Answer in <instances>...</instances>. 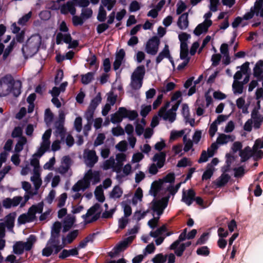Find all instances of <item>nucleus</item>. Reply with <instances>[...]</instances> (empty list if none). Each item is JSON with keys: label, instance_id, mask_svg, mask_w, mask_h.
Returning <instances> with one entry per match:
<instances>
[{"label": "nucleus", "instance_id": "nucleus-49", "mask_svg": "<svg viewBox=\"0 0 263 263\" xmlns=\"http://www.w3.org/2000/svg\"><path fill=\"white\" fill-rule=\"evenodd\" d=\"M31 12H29L27 14H26L18 20L17 24L20 25H25L31 18Z\"/></svg>", "mask_w": 263, "mask_h": 263}, {"label": "nucleus", "instance_id": "nucleus-43", "mask_svg": "<svg viewBox=\"0 0 263 263\" xmlns=\"http://www.w3.org/2000/svg\"><path fill=\"white\" fill-rule=\"evenodd\" d=\"M124 118H127L130 121L134 120L136 119L138 116V114L136 110H128L126 108Z\"/></svg>", "mask_w": 263, "mask_h": 263}, {"label": "nucleus", "instance_id": "nucleus-48", "mask_svg": "<svg viewBox=\"0 0 263 263\" xmlns=\"http://www.w3.org/2000/svg\"><path fill=\"white\" fill-rule=\"evenodd\" d=\"M58 124V125L56 126V132L60 135L61 137V139H63L65 136L66 130L63 124H61V123H59Z\"/></svg>", "mask_w": 263, "mask_h": 263}, {"label": "nucleus", "instance_id": "nucleus-4", "mask_svg": "<svg viewBox=\"0 0 263 263\" xmlns=\"http://www.w3.org/2000/svg\"><path fill=\"white\" fill-rule=\"evenodd\" d=\"M13 81V78L11 74H6L0 79V97H4L10 93L8 84Z\"/></svg>", "mask_w": 263, "mask_h": 263}, {"label": "nucleus", "instance_id": "nucleus-60", "mask_svg": "<svg viewBox=\"0 0 263 263\" xmlns=\"http://www.w3.org/2000/svg\"><path fill=\"white\" fill-rule=\"evenodd\" d=\"M218 148V146L216 143H212L211 145L208 148L207 151V153H209V156L212 157Z\"/></svg>", "mask_w": 263, "mask_h": 263}, {"label": "nucleus", "instance_id": "nucleus-29", "mask_svg": "<svg viewBox=\"0 0 263 263\" xmlns=\"http://www.w3.org/2000/svg\"><path fill=\"white\" fill-rule=\"evenodd\" d=\"M96 199L100 202H103L105 199L103 190L101 185L98 186L95 191Z\"/></svg>", "mask_w": 263, "mask_h": 263}, {"label": "nucleus", "instance_id": "nucleus-38", "mask_svg": "<svg viewBox=\"0 0 263 263\" xmlns=\"http://www.w3.org/2000/svg\"><path fill=\"white\" fill-rule=\"evenodd\" d=\"M107 13L103 6L101 5L99 8V12L97 17L100 22H104L106 18Z\"/></svg>", "mask_w": 263, "mask_h": 263}, {"label": "nucleus", "instance_id": "nucleus-32", "mask_svg": "<svg viewBox=\"0 0 263 263\" xmlns=\"http://www.w3.org/2000/svg\"><path fill=\"white\" fill-rule=\"evenodd\" d=\"M167 230V227L165 224H163L160 228H158L155 231H151L149 233V235L154 238H157L159 235H162L163 233L166 232Z\"/></svg>", "mask_w": 263, "mask_h": 263}, {"label": "nucleus", "instance_id": "nucleus-19", "mask_svg": "<svg viewBox=\"0 0 263 263\" xmlns=\"http://www.w3.org/2000/svg\"><path fill=\"white\" fill-rule=\"evenodd\" d=\"M177 25L180 29H185L189 26L188 13H184L178 18Z\"/></svg>", "mask_w": 263, "mask_h": 263}, {"label": "nucleus", "instance_id": "nucleus-56", "mask_svg": "<svg viewBox=\"0 0 263 263\" xmlns=\"http://www.w3.org/2000/svg\"><path fill=\"white\" fill-rule=\"evenodd\" d=\"M221 59V55L218 54H214L212 56L211 61L212 62V65L214 67L217 66L219 64Z\"/></svg>", "mask_w": 263, "mask_h": 263}, {"label": "nucleus", "instance_id": "nucleus-13", "mask_svg": "<svg viewBox=\"0 0 263 263\" xmlns=\"http://www.w3.org/2000/svg\"><path fill=\"white\" fill-rule=\"evenodd\" d=\"M253 74L259 82L263 80V61L262 60H259L255 65Z\"/></svg>", "mask_w": 263, "mask_h": 263}, {"label": "nucleus", "instance_id": "nucleus-57", "mask_svg": "<svg viewBox=\"0 0 263 263\" xmlns=\"http://www.w3.org/2000/svg\"><path fill=\"white\" fill-rule=\"evenodd\" d=\"M175 179V176L174 173H170L163 178V182L172 183L174 182Z\"/></svg>", "mask_w": 263, "mask_h": 263}, {"label": "nucleus", "instance_id": "nucleus-37", "mask_svg": "<svg viewBox=\"0 0 263 263\" xmlns=\"http://www.w3.org/2000/svg\"><path fill=\"white\" fill-rule=\"evenodd\" d=\"M74 222V218H68L64 220L63 232L65 233L68 231L72 227Z\"/></svg>", "mask_w": 263, "mask_h": 263}, {"label": "nucleus", "instance_id": "nucleus-52", "mask_svg": "<svg viewBox=\"0 0 263 263\" xmlns=\"http://www.w3.org/2000/svg\"><path fill=\"white\" fill-rule=\"evenodd\" d=\"M86 61L89 62V65L90 66L95 65L96 70L98 69L99 67V63H97V59L95 54L91 55L90 57L88 58Z\"/></svg>", "mask_w": 263, "mask_h": 263}, {"label": "nucleus", "instance_id": "nucleus-50", "mask_svg": "<svg viewBox=\"0 0 263 263\" xmlns=\"http://www.w3.org/2000/svg\"><path fill=\"white\" fill-rule=\"evenodd\" d=\"M182 114L185 119V121H188L190 116V113L189 107L187 104H183L182 107Z\"/></svg>", "mask_w": 263, "mask_h": 263}, {"label": "nucleus", "instance_id": "nucleus-59", "mask_svg": "<svg viewBox=\"0 0 263 263\" xmlns=\"http://www.w3.org/2000/svg\"><path fill=\"white\" fill-rule=\"evenodd\" d=\"M105 138V135L103 134H98L97 138L94 142V146H97L102 144L104 142V140Z\"/></svg>", "mask_w": 263, "mask_h": 263}, {"label": "nucleus", "instance_id": "nucleus-39", "mask_svg": "<svg viewBox=\"0 0 263 263\" xmlns=\"http://www.w3.org/2000/svg\"><path fill=\"white\" fill-rule=\"evenodd\" d=\"M121 205L123 208L125 217H129L132 213V208L129 204L126 201H123L121 203Z\"/></svg>", "mask_w": 263, "mask_h": 263}, {"label": "nucleus", "instance_id": "nucleus-10", "mask_svg": "<svg viewBox=\"0 0 263 263\" xmlns=\"http://www.w3.org/2000/svg\"><path fill=\"white\" fill-rule=\"evenodd\" d=\"M125 111H126L125 107H119L117 111L111 115L110 121L114 124L121 122L125 116L124 114Z\"/></svg>", "mask_w": 263, "mask_h": 263}, {"label": "nucleus", "instance_id": "nucleus-3", "mask_svg": "<svg viewBox=\"0 0 263 263\" xmlns=\"http://www.w3.org/2000/svg\"><path fill=\"white\" fill-rule=\"evenodd\" d=\"M170 196L164 197L161 199L156 200L154 199L152 202V210L156 212L158 216L162 215L164 210L168 204Z\"/></svg>", "mask_w": 263, "mask_h": 263}, {"label": "nucleus", "instance_id": "nucleus-34", "mask_svg": "<svg viewBox=\"0 0 263 263\" xmlns=\"http://www.w3.org/2000/svg\"><path fill=\"white\" fill-rule=\"evenodd\" d=\"M143 81L140 79H136L135 77H131L130 86L134 90H138L142 86Z\"/></svg>", "mask_w": 263, "mask_h": 263}, {"label": "nucleus", "instance_id": "nucleus-35", "mask_svg": "<svg viewBox=\"0 0 263 263\" xmlns=\"http://www.w3.org/2000/svg\"><path fill=\"white\" fill-rule=\"evenodd\" d=\"M243 83H242L241 82L234 81L232 85L234 93L238 94L242 93L243 88Z\"/></svg>", "mask_w": 263, "mask_h": 263}, {"label": "nucleus", "instance_id": "nucleus-24", "mask_svg": "<svg viewBox=\"0 0 263 263\" xmlns=\"http://www.w3.org/2000/svg\"><path fill=\"white\" fill-rule=\"evenodd\" d=\"M31 180L33 182L35 189L38 190L42 184V181L37 170H34V175L31 177Z\"/></svg>", "mask_w": 263, "mask_h": 263}, {"label": "nucleus", "instance_id": "nucleus-9", "mask_svg": "<svg viewBox=\"0 0 263 263\" xmlns=\"http://www.w3.org/2000/svg\"><path fill=\"white\" fill-rule=\"evenodd\" d=\"M168 105L169 103H167L165 106L161 107L158 111V116L163 118V120H168L170 122L172 123L176 119V114L171 110L166 111V108Z\"/></svg>", "mask_w": 263, "mask_h": 263}, {"label": "nucleus", "instance_id": "nucleus-21", "mask_svg": "<svg viewBox=\"0 0 263 263\" xmlns=\"http://www.w3.org/2000/svg\"><path fill=\"white\" fill-rule=\"evenodd\" d=\"M171 55L168 45L165 44L163 50L159 53L156 59L157 64L160 63L164 58H168Z\"/></svg>", "mask_w": 263, "mask_h": 263}, {"label": "nucleus", "instance_id": "nucleus-47", "mask_svg": "<svg viewBox=\"0 0 263 263\" xmlns=\"http://www.w3.org/2000/svg\"><path fill=\"white\" fill-rule=\"evenodd\" d=\"M44 203L41 201L37 204H33L30 207V210H33L36 213H42L43 212Z\"/></svg>", "mask_w": 263, "mask_h": 263}, {"label": "nucleus", "instance_id": "nucleus-53", "mask_svg": "<svg viewBox=\"0 0 263 263\" xmlns=\"http://www.w3.org/2000/svg\"><path fill=\"white\" fill-rule=\"evenodd\" d=\"M116 147L120 152H124L127 149V143L125 140L121 141L116 145Z\"/></svg>", "mask_w": 263, "mask_h": 263}, {"label": "nucleus", "instance_id": "nucleus-15", "mask_svg": "<svg viewBox=\"0 0 263 263\" xmlns=\"http://www.w3.org/2000/svg\"><path fill=\"white\" fill-rule=\"evenodd\" d=\"M166 154L165 152H160L154 155L152 160L154 162H157V166L159 168H161L165 164Z\"/></svg>", "mask_w": 263, "mask_h": 263}, {"label": "nucleus", "instance_id": "nucleus-2", "mask_svg": "<svg viewBox=\"0 0 263 263\" xmlns=\"http://www.w3.org/2000/svg\"><path fill=\"white\" fill-rule=\"evenodd\" d=\"M61 229V223L59 221H55L51 227L50 237L47 241L46 245L60 244V237Z\"/></svg>", "mask_w": 263, "mask_h": 263}, {"label": "nucleus", "instance_id": "nucleus-8", "mask_svg": "<svg viewBox=\"0 0 263 263\" xmlns=\"http://www.w3.org/2000/svg\"><path fill=\"white\" fill-rule=\"evenodd\" d=\"M64 248L59 245H46V246L42 250V255L43 256L49 257L53 253L54 254H57Z\"/></svg>", "mask_w": 263, "mask_h": 263}, {"label": "nucleus", "instance_id": "nucleus-54", "mask_svg": "<svg viewBox=\"0 0 263 263\" xmlns=\"http://www.w3.org/2000/svg\"><path fill=\"white\" fill-rule=\"evenodd\" d=\"M109 27V24L107 23H101L97 26L96 30L98 34H101L104 32L105 30L108 29Z\"/></svg>", "mask_w": 263, "mask_h": 263}, {"label": "nucleus", "instance_id": "nucleus-36", "mask_svg": "<svg viewBox=\"0 0 263 263\" xmlns=\"http://www.w3.org/2000/svg\"><path fill=\"white\" fill-rule=\"evenodd\" d=\"M123 193L122 189L119 185H116L110 194V197L113 198H120Z\"/></svg>", "mask_w": 263, "mask_h": 263}, {"label": "nucleus", "instance_id": "nucleus-16", "mask_svg": "<svg viewBox=\"0 0 263 263\" xmlns=\"http://www.w3.org/2000/svg\"><path fill=\"white\" fill-rule=\"evenodd\" d=\"M196 193L192 189L187 191V195L184 192H183L182 200L187 205H190L196 197Z\"/></svg>", "mask_w": 263, "mask_h": 263}, {"label": "nucleus", "instance_id": "nucleus-22", "mask_svg": "<svg viewBox=\"0 0 263 263\" xmlns=\"http://www.w3.org/2000/svg\"><path fill=\"white\" fill-rule=\"evenodd\" d=\"M98 158L95 151H89L87 155V164L90 167L98 161Z\"/></svg>", "mask_w": 263, "mask_h": 263}, {"label": "nucleus", "instance_id": "nucleus-41", "mask_svg": "<svg viewBox=\"0 0 263 263\" xmlns=\"http://www.w3.org/2000/svg\"><path fill=\"white\" fill-rule=\"evenodd\" d=\"M127 243L121 241L119 242L114 248L115 254H118L127 248Z\"/></svg>", "mask_w": 263, "mask_h": 263}, {"label": "nucleus", "instance_id": "nucleus-17", "mask_svg": "<svg viewBox=\"0 0 263 263\" xmlns=\"http://www.w3.org/2000/svg\"><path fill=\"white\" fill-rule=\"evenodd\" d=\"M239 156L241 157V162H246L253 156L252 148L249 146L245 147L243 149L240 150Z\"/></svg>", "mask_w": 263, "mask_h": 263}, {"label": "nucleus", "instance_id": "nucleus-12", "mask_svg": "<svg viewBox=\"0 0 263 263\" xmlns=\"http://www.w3.org/2000/svg\"><path fill=\"white\" fill-rule=\"evenodd\" d=\"M8 88L10 89V93H12L13 96L17 97L21 93L22 82L20 80L13 81L11 83H9Z\"/></svg>", "mask_w": 263, "mask_h": 263}, {"label": "nucleus", "instance_id": "nucleus-26", "mask_svg": "<svg viewBox=\"0 0 263 263\" xmlns=\"http://www.w3.org/2000/svg\"><path fill=\"white\" fill-rule=\"evenodd\" d=\"M16 217L15 212L11 213L6 216L5 227L8 229H12L14 226V220Z\"/></svg>", "mask_w": 263, "mask_h": 263}, {"label": "nucleus", "instance_id": "nucleus-63", "mask_svg": "<svg viewBox=\"0 0 263 263\" xmlns=\"http://www.w3.org/2000/svg\"><path fill=\"white\" fill-rule=\"evenodd\" d=\"M111 131L115 136H119L124 134V130L120 126L112 128Z\"/></svg>", "mask_w": 263, "mask_h": 263}, {"label": "nucleus", "instance_id": "nucleus-64", "mask_svg": "<svg viewBox=\"0 0 263 263\" xmlns=\"http://www.w3.org/2000/svg\"><path fill=\"white\" fill-rule=\"evenodd\" d=\"M140 9V6L139 3L136 1H134L129 5V10L130 12H135L139 10Z\"/></svg>", "mask_w": 263, "mask_h": 263}, {"label": "nucleus", "instance_id": "nucleus-46", "mask_svg": "<svg viewBox=\"0 0 263 263\" xmlns=\"http://www.w3.org/2000/svg\"><path fill=\"white\" fill-rule=\"evenodd\" d=\"M15 44V41H14V40H13L10 42L9 45L5 49L4 54H3V59H6L8 57V55H9L10 52L12 51V50L14 47Z\"/></svg>", "mask_w": 263, "mask_h": 263}, {"label": "nucleus", "instance_id": "nucleus-33", "mask_svg": "<svg viewBox=\"0 0 263 263\" xmlns=\"http://www.w3.org/2000/svg\"><path fill=\"white\" fill-rule=\"evenodd\" d=\"M187 239V235L182 234V233L179 235L177 240L172 243L170 246V250H174L177 248L180 245V242L184 241Z\"/></svg>", "mask_w": 263, "mask_h": 263}, {"label": "nucleus", "instance_id": "nucleus-7", "mask_svg": "<svg viewBox=\"0 0 263 263\" xmlns=\"http://www.w3.org/2000/svg\"><path fill=\"white\" fill-rule=\"evenodd\" d=\"M263 148V139L261 138L257 139L252 147L253 157L255 160L261 159L263 157V151L259 149Z\"/></svg>", "mask_w": 263, "mask_h": 263}, {"label": "nucleus", "instance_id": "nucleus-1", "mask_svg": "<svg viewBox=\"0 0 263 263\" xmlns=\"http://www.w3.org/2000/svg\"><path fill=\"white\" fill-rule=\"evenodd\" d=\"M36 240V236L32 234L29 236L27 242L16 241L13 246V252L16 255H22L24 250L26 251L31 250Z\"/></svg>", "mask_w": 263, "mask_h": 263}, {"label": "nucleus", "instance_id": "nucleus-5", "mask_svg": "<svg viewBox=\"0 0 263 263\" xmlns=\"http://www.w3.org/2000/svg\"><path fill=\"white\" fill-rule=\"evenodd\" d=\"M38 46L36 44L28 41L26 44L23 45L22 48V52L25 59L32 57L38 51Z\"/></svg>", "mask_w": 263, "mask_h": 263}, {"label": "nucleus", "instance_id": "nucleus-31", "mask_svg": "<svg viewBox=\"0 0 263 263\" xmlns=\"http://www.w3.org/2000/svg\"><path fill=\"white\" fill-rule=\"evenodd\" d=\"M95 72H89L85 74L81 75V82L84 85L90 83L94 79Z\"/></svg>", "mask_w": 263, "mask_h": 263}, {"label": "nucleus", "instance_id": "nucleus-6", "mask_svg": "<svg viewBox=\"0 0 263 263\" xmlns=\"http://www.w3.org/2000/svg\"><path fill=\"white\" fill-rule=\"evenodd\" d=\"M159 44L160 39L159 37L157 36L152 37L146 44V52L153 55L156 54L158 51Z\"/></svg>", "mask_w": 263, "mask_h": 263}, {"label": "nucleus", "instance_id": "nucleus-62", "mask_svg": "<svg viewBox=\"0 0 263 263\" xmlns=\"http://www.w3.org/2000/svg\"><path fill=\"white\" fill-rule=\"evenodd\" d=\"M64 76L63 71L61 69H59L57 71V74L54 78V83L55 85H58L62 80Z\"/></svg>", "mask_w": 263, "mask_h": 263}, {"label": "nucleus", "instance_id": "nucleus-40", "mask_svg": "<svg viewBox=\"0 0 263 263\" xmlns=\"http://www.w3.org/2000/svg\"><path fill=\"white\" fill-rule=\"evenodd\" d=\"M231 138V136L230 135L221 134L217 137L216 142L219 144H226L229 142Z\"/></svg>", "mask_w": 263, "mask_h": 263}, {"label": "nucleus", "instance_id": "nucleus-25", "mask_svg": "<svg viewBox=\"0 0 263 263\" xmlns=\"http://www.w3.org/2000/svg\"><path fill=\"white\" fill-rule=\"evenodd\" d=\"M162 182L154 181L151 185L149 193L155 198L157 196L162 186Z\"/></svg>", "mask_w": 263, "mask_h": 263}, {"label": "nucleus", "instance_id": "nucleus-45", "mask_svg": "<svg viewBox=\"0 0 263 263\" xmlns=\"http://www.w3.org/2000/svg\"><path fill=\"white\" fill-rule=\"evenodd\" d=\"M167 258V255H163L162 253H159L155 255L152 259L154 263H164Z\"/></svg>", "mask_w": 263, "mask_h": 263}, {"label": "nucleus", "instance_id": "nucleus-27", "mask_svg": "<svg viewBox=\"0 0 263 263\" xmlns=\"http://www.w3.org/2000/svg\"><path fill=\"white\" fill-rule=\"evenodd\" d=\"M263 0H257L254 3L253 10L255 11L256 15L258 16L259 14L261 17H263Z\"/></svg>", "mask_w": 263, "mask_h": 263}, {"label": "nucleus", "instance_id": "nucleus-11", "mask_svg": "<svg viewBox=\"0 0 263 263\" xmlns=\"http://www.w3.org/2000/svg\"><path fill=\"white\" fill-rule=\"evenodd\" d=\"M212 25V21L211 20H205L204 22L197 25L194 30V33L196 35L199 36L203 32H206Z\"/></svg>", "mask_w": 263, "mask_h": 263}, {"label": "nucleus", "instance_id": "nucleus-14", "mask_svg": "<svg viewBox=\"0 0 263 263\" xmlns=\"http://www.w3.org/2000/svg\"><path fill=\"white\" fill-rule=\"evenodd\" d=\"M125 56V52L123 49H121L116 54L115 60L113 63V68L115 70L119 69Z\"/></svg>", "mask_w": 263, "mask_h": 263}, {"label": "nucleus", "instance_id": "nucleus-42", "mask_svg": "<svg viewBox=\"0 0 263 263\" xmlns=\"http://www.w3.org/2000/svg\"><path fill=\"white\" fill-rule=\"evenodd\" d=\"M79 234V230H74L69 232L66 236V239L68 244L71 243L73 240L77 237Z\"/></svg>", "mask_w": 263, "mask_h": 263}, {"label": "nucleus", "instance_id": "nucleus-51", "mask_svg": "<svg viewBox=\"0 0 263 263\" xmlns=\"http://www.w3.org/2000/svg\"><path fill=\"white\" fill-rule=\"evenodd\" d=\"M100 208V205L96 203H95L93 206H92L91 208H90L87 213H86V216H90L96 213V212L99 210V209Z\"/></svg>", "mask_w": 263, "mask_h": 263}, {"label": "nucleus", "instance_id": "nucleus-28", "mask_svg": "<svg viewBox=\"0 0 263 263\" xmlns=\"http://www.w3.org/2000/svg\"><path fill=\"white\" fill-rule=\"evenodd\" d=\"M214 168L212 165L208 164L206 170L203 172L202 176V180H207L210 179L213 175Z\"/></svg>", "mask_w": 263, "mask_h": 263}, {"label": "nucleus", "instance_id": "nucleus-61", "mask_svg": "<svg viewBox=\"0 0 263 263\" xmlns=\"http://www.w3.org/2000/svg\"><path fill=\"white\" fill-rule=\"evenodd\" d=\"M22 133H23V130H22V128L20 126H17V127H15L14 128V129L13 130L12 134H11V136L13 138H17V137L20 138L21 137H22Z\"/></svg>", "mask_w": 263, "mask_h": 263}, {"label": "nucleus", "instance_id": "nucleus-23", "mask_svg": "<svg viewBox=\"0 0 263 263\" xmlns=\"http://www.w3.org/2000/svg\"><path fill=\"white\" fill-rule=\"evenodd\" d=\"M145 73V69L144 65L138 66L132 73V77H135L136 79H140L143 81Z\"/></svg>", "mask_w": 263, "mask_h": 263}, {"label": "nucleus", "instance_id": "nucleus-30", "mask_svg": "<svg viewBox=\"0 0 263 263\" xmlns=\"http://www.w3.org/2000/svg\"><path fill=\"white\" fill-rule=\"evenodd\" d=\"M101 93L99 92L97 96L91 100L88 107L95 110L97 106L101 103Z\"/></svg>", "mask_w": 263, "mask_h": 263}, {"label": "nucleus", "instance_id": "nucleus-44", "mask_svg": "<svg viewBox=\"0 0 263 263\" xmlns=\"http://www.w3.org/2000/svg\"><path fill=\"white\" fill-rule=\"evenodd\" d=\"M196 253L198 255L207 256L210 254V251L207 246H202L197 249Z\"/></svg>", "mask_w": 263, "mask_h": 263}, {"label": "nucleus", "instance_id": "nucleus-55", "mask_svg": "<svg viewBox=\"0 0 263 263\" xmlns=\"http://www.w3.org/2000/svg\"><path fill=\"white\" fill-rule=\"evenodd\" d=\"M234 177L236 178L242 177L245 173V169L242 166L238 167H235L234 169Z\"/></svg>", "mask_w": 263, "mask_h": 263}, {"label": "nucleus", "instance_id": "nucleus-18", "mask_svg": "<svg viewBox=\"0 0 263 263\" xmlns=\"http://www.w3.org/2000/svg\"><path fill=\"white\" fill-rule=\"evenodd\" d=\"M71 40L72 37L70 33L63 34L61 32H59L56 36V44L57 45L61 44L62 41L66 44H69Z\"/></svg>", "mask_w": 263, "mask_h": 263}, {"label": "nucleus", "instance_id": "nucleus-58", "mask_svg": "<svg viewBox=\"0 0 263 263\" xmlns=\"http://www.w3.org/2000/svg\"><path fill=\"white\" fill-rule=\"evenodd\" d=\"M72 24L74 26L79 25H82L84 23V20L82 16L80 17L77 15H74L72 18Z\"/></svg>", "mask_w": 263, "mask_h": 263}, {"label": "nucleus", "instance_id": "nucleus-20", "mask_svg": "<svg viewBox=\"0 0 263 263\" xmlns=\"http://www.w3.org/2000/svg\"><path fill=\"white\" fill-rule=\"evenodd\" d=\"M230 176L226 173H222L215 181V183L217 187L224 186L230 180Z\"/></svg>", "mask_w": 263, "mask_h": 263}]
</instances>
